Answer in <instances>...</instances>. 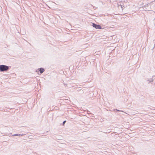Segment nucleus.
I'll list each match as a JSON object with an SVG mask.
<instances>
[{"label": "nucleus", "instance_id": "1a4fd4ad", "mask_svg": "<svg viewBox=\"0 0 155 155\" xmlns=\"http://www.w3.org/2000/svg\"><path fill=\"white\" fill-rule=\"evenodd\" d=\"M116 111H122L121 110H117V109H116Z\"/></svg>", "mask_w": 155, "mask_h": 155}, {"label": "nucleus", "instance_id": "7ed1b4c3", "mask_svg": "<svg viewBox=\"0 0 155 155\" xmlns=\"http://www.w3.org/2000/svg\"><path fill=\"white\" fill-rule=\"evenodd\" d=\"M150 5V4H147V5L145 6H144V8H146V9L147 10H149L150 9L149 8V6Z\"/></svg>", "mask_w": 155, "mask_h": 155}, {"label": "nucleus", "instance_id": "f257e3e1", "mask_svg": "<svg viewBox=\"0 0 155 155\" xmlns=\"http://www.w3.org/2000/svg\"><path fill=\"white\" fill-rule=\"evenodd\" d=\"M9 69V67L8 66L4 65H0V71H7Z\"/></svg>", "mask_w": 155, "mask_h": 155}, {"label": "nucleus", "instance_id": "6e6552de", "mask_svg": "<svg viewBox=\"0 0 155 155\" xmlns=\"http://www.w3.org/2000/svg\"><path fill=\"white\" fill-rule=\"evenodd\" d=\"M66 122V120H65V121H63V125H64V124Z\"/></svg>", "mask_w": 155, "mask_h": 155}, {"label": "nucleus", "instance_id": "20e7f679", "mask_svg": "<svg viewBox=\"0 0 155 155\" xmlns=\"http://www.w3.org/2000/svg\"><path fill=\"white\" fill-rule=\"evenodd\" d=\"M147 81H149V83H148V84H149L150 83H151L153 81V78H149V79H148Z\"/></svg>", "mask_w": 155, "mask_h": 155}, {"label": "nucleus", "instance_id": "423d86ee", "mask_svg": "<svg viewBox=\"0 0 155 155\" xmlns=\"http://www.w3.org/2000/svg\"><path fill=\"white\" fill-rule=\"evenodd\" d=\"M24 135L23 134H15L14 135H13L12 136H21Z\"/></svg>", "mask_w": 155, "mask_h": 155}, {"label": "nucleus", "instance_id": "f03ea898", "mask_svg": "<svg viewBox=\"0 0 155 155\" xmlns=\"http://www.w3.org/2000/svg\"><path fill=\"white\" fill-rule=\"evenodd\" d=\"M93 26L96 29H101V26L99 25H97L96 24L93 23Z\"/></svg>", "mask_w": 155, "mask_h": 155}, {"label": "nucleus", "instance_id": "39448f33", "mask_svg": "<svg viewBox=\"0 0 155 155\" xmlns=\"http://www.w3.org/2000/svg\"><path fill=\"white\" fill-rule=\"evenodd\" d=\"M45 71L44 69L42 68H39V71L41 74L42 73Z\"/></svg>", "mask_w": 155, "mask_h": 155}, {"label": "nucleus", "instance_id": "0eeeda50", "mask_svg": "<svg viewBox=\"0 0 155 155\" xmlns=\"http://www.w3.org/2000/svg\"><path fill=\"white\" fill-rule=\"evenodd\" d=\"M118 8H119V6H120L122 8V9H123L124 8V6H122V5L120 4L119 5L118 4Z\"/></svg>", "mask_w": 155, "mask_h": 155}]
</instances>
